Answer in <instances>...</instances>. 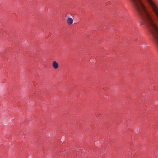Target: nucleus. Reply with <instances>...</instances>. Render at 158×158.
I'll use <instances>...</instances> for the list:
<instances>
[{"label": "nucleus", "instance_id": "nucleus-1", "mask_svg": "<svg viewBox=\"0 0 158 158\" xmlns=\"http://www.w3.org/2000/svg\"><path fill=\"white\" fill-rule=\"evenodd\" d=\"M52 65V67L55 69H57L59 67V64L56 61H53Z\"/></svg>", "mask_w": 158, "mask_h": 158}, {"label": "nucleus", "instance_id": "nucleus-2", "mask_svg": "<svg viewBox=\"0 0 158 158\" xmlns=\"http://www.w3.org/2000/svg\"><path fill=\"white\" fill-rule=\"evenodd\" d=\"M73 20L70 18H69L67 20V23L69 25H71L73 23Z\"/></svg>", "mask_w": 158, "mask_h": 158}]
</instances>
